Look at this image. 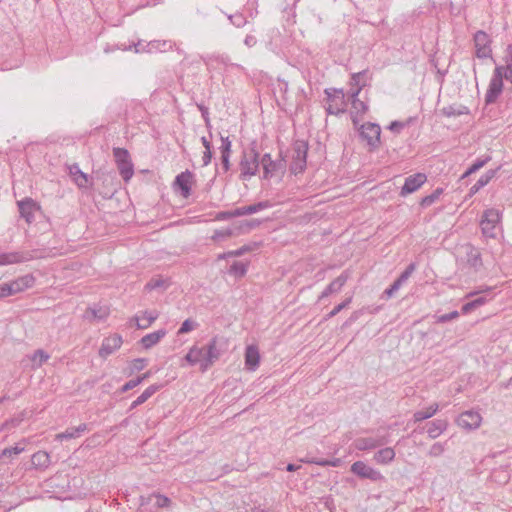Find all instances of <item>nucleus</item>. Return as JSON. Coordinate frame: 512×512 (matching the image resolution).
<instances>
[{
  "mask_svg": "<svg viewBox=\"0 0 512 512\" xmlns=\"http://www.w3.org/2000/svg\"><path fill=\"white\" fill-rule=\"evenodd\" d=\"M31 462L36 469H46L50 465V455L45 451H37L32 455Z\"/></svg>",
  "mask_w": 512,
  "mask_h": 512,
  "instance_id": "7c9ffc66",
  "label": "nucleus"
},
{
  "mask_svg": "<svg viewBox=\"0 0 512 512\" xmlns=\"http://www.w3.org/2000/svg\"><path fill=\"white\" fill-rule=\"evenodd\" d=\"M165 335L166 330L160 329L143 336L140 340V343L143 346V348L150 349L151 347L156 345Z\"/></svg>",
  "mask_w": 512,
  "mask_h": 512,
  "instance_id": "bb28decb",
  "label": "nucleus"
},
{
  "mask_svg": "<svg viewBox=\"0 0 512 512\" xmlns=\"http://www.w3.org/2000/svg\"><path fill=\"white\" fill-rule=\"evenodd\" d=\"M88 430V425L85 423L77 427H69L64 432L56 435V440L64 441L79 438L84 432Z\"/></svg>",
  "mask_w": 512,
  "mask_h": 512,
  "instance_id": "b1692460",
  "label": "nucleus"
},
{
  "mask_svg": "<svg viewBox=\"0 0 512 512\" xmlns=\"http://www.w3.org/2000/svg\"><path fill=\"white\" fill-rule=\"evenodd\" d=\"M20 216L25 219L27 223H32L34 220V213L40 207L31 198H25L17 202Z\"/></svg>",
  "mask_w": 512,
  "mask_h": 512,
  "instance_id": "ddd939ff",
  "label": "nucleus"
},
{
  "mask_svg": "<svg viewBox=\"0 0 512 512\" xmlns=\"http://www.w3.org/2000/svg\"><path fill=\"white\" fill-rule=\"evenodd\" d=\"M234 235V231L231 228L227 229H221V230H215L214 234L212 235V240L214 241H221L228 239L229 237Z\"/></svg>",
  "mask_w": 512,
  "mask_h": 512,
  "instance_id": "37998d69",
  "label": "nucleus"
},
{
  "mask_svg": "<svg viewBox=\"0 0 512 512\" xmlns=\"http://www.w3.org/2000/svg\"><path fill=\"white\" fill-rule=\"evenodd\" d=\"M49 355L42 349L36 350L31 356L33 368H39L49 359Z\"/></svg>",
  "mask_w": 512,
  "mask_h": 512,
  "instance_id": "58836bf2",
  "label": "nucleus"
},
{
  "mask_svg": "<svg viewBox=\"0 0 512 512\" xmlns=\"http://www.w3.org/2000/svg\"><path fill=\"white\" fill-rule=\"evenodd\" d=\"M34 282L35 278L32 275L28 274L16 279L15 281L9 282L8 286L11 287V294L13 295L27 288L32 287Z\"/></svg>",
  "mask_w": 512,
  "mask_h": 512,
  "instance_id": "5701e85b",
  "label": "nucleus"
},
{
  "mask_svg": "<svg viewBox=\"0 0 512 512\" xmlns=\"http://www.w3.org/2000/svg\"><path fill=\"white\" fill-rule=\"evenodd\" d=\"M308 152V144L305 141L297 140L293 144V156L290 170L294 174L304 171L306 167V158Z\"/></svg>",
  "mask_w": 512,
  "mask_h": 512,
  "instance_id": "39448f33",
  "label": "nucleus"
},
{
  "mask_svg": "<svg viewBox=\"0 0 512 512\" xmlns=\"http://www.w3.org/2000/svg\"><path fill=\"white\" fill-rule=\"evenodd\" d=\"M260 224H261V221H259L257 219L245 220V221L241 222V224L239 226V230L241 232H248V231L258 227Z\"/></svg>",
  "mask_w": 512,
  "mask_h": 512,
  "instance_id": "c03bdc74",
  "label": "nucleus"
},
{
  "mask_svg": "<svg viewBox=\"0 0 512 512\" xmlns=\"http://www.w3.org/2000/svg\"><path fill=\"white\" fill-rule=\"evenodd\" d=\"M192 352H195L194 355L196 356V361H197V364H200V369L202 370V364L204 362V359L206 358L205 356V347H202V348H198L196 346H193L191 348Z\"/></svg>",
  "mask_w": 512,
  "mask_h": 512,
  "instance_id": "3c124183",
  "label": "nucleus"
},
{
  "mask_svg": "<svg viewBox=\"0 0 512 512\" xmlns=\"http://www.w3.org/2000/svg\"><path fill=\"white\" fill-rule=\"evenodd\" d=\"M503 90V80L491 78L486 95L485 102L487 104L494 103Z\"/></svg>",
  "mask_w": 512,
  "mask_h": 512,
  "instance_id": "412c9836",
  "label": "nucleus"
},
{
  "mask_svg": "<svg viewBox=\"0 0 512 512\" xmlns=\"http://www.w3.org/2000/svg\"><path fill=\"white\" fill-rule=\"evenodd\" d=\"M504 72H505V66H498L495 68L492 78L498 79V80H503Z\"/></svg>",
  "mask_w": 512,
  "mask_h": 512,
  "instance_id": "69168bd1",
  "label": "nucleus"
},
{
  "mask_svg": "<svg viewBox=\"0 0 512 512\" xmlns=\"http://www.w3.org/2000/svg\"><path fill=\"white\" fill-rule=\"evenodd\" d=\"M158 314L155 311H145L141 316H136V325L140 329L148 328L156 319Z\"/></svg>",
  "mask_w": 512,
  "mask_h": 512,
  "instance_id": "473e14b6",
  "label": "nucleus"
},
{
  "mask_svg": "<svg viewBox=\"0 0 512 512\" xmlns=\"http://www.w3.org/2000/svg\"><path fill=\"white\" fill-rule=\"evenodd\" d=\"M444 450V445L442 443L437 442L430 447L428 455L432 457H438L444 452Z\"/></svg>",
  "mask_w": 512,
  "mask_h": 512,
  "instance_id": "864d4df0",
  "label": "nucleus"
},
{
  "mask_svg": "<svg viewBox=\"0 0 512 512\" xmlns=\"http://www.w3.org/2000/svg\"><path fill=\"white\" fill-rule=\"evenodd\" d=\"M438 409H439V405L437 403H435V404L429 406L428 408H426L425 410H420V411L415 412L413 415L414 422H420V421L431 418L432 416H434L436 414Z\"/></svg>",
  "mask_w": 512,
  "mask_h": 512,
  "instance_id": "c9c22d12",
  "label": "nucleus"
},
{
  "mask_svg": "<svg viewBox=\"0 0 512 512\" xmlns=\"http://www.w3.org/2000/svg\"><path fill=\"white\" fill-rule=\"evenodd\" d=\"M351 119L353 122V125L355 127H358L359 125V116H363L368 111V105L361 101L360 99L352 100L351 101Z\"/></svg>",
  "mask_w": 512,
  "mask_h": 512,
  "instance_id": "393cba45",
  "label": "nucleus"
},
{
  "mask_svg": "<svg viewBox=\"0 0 512 512\" xmlns=\"http://www.w3.org/2000/svg\"><path fill=\"white\" fill-rule=\"evenodd\" d=\"M416 270V264L410 263L397 278L402 284L406 283L412 273Z\"/></svg>",
  "mask_w": 512,
  "mask_h": 512,
  "instance_id": "49530a36",
  "label": "nucleus"
},
{
  "mask_svg": "<svg viewBox=\"0 0 512 512\" xmlns=\"http://www.w3.org/2000/svg\"><path fill=\"white\" fill-rule=\"evenodd\" d=\"M247 272V267L244 263L235 261L230 269L229 273L236 277H243Z\"/></svg>",
  "mask_w": 512,
  "mask_h": 512,
  "instance_id": "79ce46f5",
  "label": "nucleus"
},
{
  "mask_svg": "<svg viewBox=\"0 0 512 512\" xmlns=\"http://www.w3.org/2000/svg\"><path fill=\"white\" fill-rule=\"evenodd\" d=\"M122 344V338L119 335H112L105 338L102 342V345L99 349V355L102 358H106L111 355L115 350L120 348Z\"/></svg>",
  "mask_w": 512,
  "mask_h": 512,
  "instance_id": "f3484780",
  "label": "nucleus"
},
{
  "mask_svg": "<svg viewBox=\"0 0 512 512\" xmlns=\"http://www.w3.org/2000/svg\"><path fill=\"white\" fill-rule=\"evenodd\" d=\"M505 62L506 66H508V69H511L512 67V45H508L506 49V55H505Z\"/></svg>",
  "mask_w": 512,
  "mask_h": 512,
  "instance_id": "774afa93",
  "label": "nucleus"
},
{
  "mask_svg": "<svg viewBox=\"0 0 512 512\" xmlns=\"http://www.w3.org/2000/svg\"><path fill=\"white\" fill-rule=\"evenodd\" d=\"M404 126L405 124L403 122L393 121L388 126V129L394 133H399L404 128Z\"/></svg>",
  "mask_w": 512,
  "mask_h": 512,
  "instance_id": "e2e57ef3",
  "label": "nucleus"
},
{
  "mask_svg": "<svg viewBox=\"0 0 512 512\" xmlns=\"http://www.w3.org/2000/svg\"><path fill=\"white\" fill-rule=\"evenodd\" d=\"M113 156L121 177L124 181H129L134 174V168L129 152L124 148H114Z\"/></svg>",
  "mask_w": 512,
  "mask_h": 512,
  "instance_id": "20e7f679",
  "label": "nucleus"
},
{
  "mask_svg": "<svg viewBox=\"0 0 512 512\" xmlns=\"http://www.w3.org/2000/svg\"><path fill=\"white\" fill-rule=\"evenodd\" d=\"M156 505L158 507H167L170 504V499L163 495H157L156 496Z\"/></svg>",
  "mask_w": 512,
  "mask_h": 512,
  "instance_id": "0e129e2a",
  "label": "nucleus"
},
{
  "mask_svg": "<svg viewBox=\"0 0 512 512\" xmlns=\"http://www.w3.org/2000/svg\"><path fill=\"white\" fill-rule=\"evenodd\" d=\"M351 472L362 479H369L371 481H379L383 478L382 474L368 466L363 461H356L351 465Z\"/></svg>",
  "mask_w": 512,
  "mask_h": 512,
  "instance_id": "9d476101",
  "label": "nucleus"
},
{
  "mask_svg": "<svg viewBox=\"0 0 512 512\" xmlns=\"http://www.w3.org/2000/svg\"><path fill=\"white\" fill-rule=\"evenodd\" d=\"M498 168L497 169H490L488 171H486L478 180L477 182L471 187L470 189V192L471 193H476L478 192L481 188H483L484 186H486L492 178H494V176L496 175V172H497Z\"/></svg>",
  "mask_w": 512,
  "mask_h": 512,
  "instance_id": "72a5a7b5",
  "label": "nucleus"
},
{
  "mask_svg": "<svg viewBox=\"0 0 512 512\" xmlns=\"http://www.w3.org/2000/svg\"><path fill=\"white\" fill-rule=\"evenodd\" d=\"M394 458H395V451L391 447H385L383 449H380L379 451H377L374 454V460L378 464H383V465L389 464L390 462H392L394 460Z\"/></svg>",
  "mask_w": 512,
  "mask_h": 512,
  "instance_id": "2f4dec72",
  "label": "nucleus"
},
{
  "mask_svg": "<svg viewBox=\"0 0 512 512\" xmlns=\"http://www.w3.org/2000/svg\"><path fill=\"white\" fill-rule=\"evenodd\" d=\"M442 193L443 189L437 188L436 190L433 191V193L422 198L420 205L424 208L430 206L440 197Z\"/></svg>",
  "mask_w": 512,
  "mask_h": 512,
  "instance_id": "a19ab883",
  "label": "nucleus"
},
{
  "mask_svg": "<svg viewBox=\"0 0 512 512\" xmlns=\"http://www.w3.org/2000/svg\"><path fill=\"white\" fill-rule=\"evenodd\" d=\"M218 341L216 338H213L209 344L205 347V356L204 362L202 364V372H205L216 360L219 359L221 352L217 345Z\"/></svg>",
  "mask_w": 512,
  "mask_h": 512,
  "instance_id": "2eb2a0df",
  "label": "nucleus"
},
{
  "mask_svg": "<svg viewBox=\"0 0 512 512\" xmlns=\"http://www.w3.org/2000/svg\"><path fill=\"white\" fill-rule=\"evenodd\" d=\"M196 324L190 320V319H186L182 324H181V327L178 331L179 334H184V333H188L190 332L191 330H193L195 328Z\"/></svg>",
  "mask_w": 512,
  "mask_h": 512,
  "instance_id": "5fc2aeb1",
  "label": "nucleus"
},
{
  "mask_svg": "<svg viewBox=\"0 0 512 512\" xmlns=\"http://www.w3.org/2000/svg\"><path fill=\"white\" fill-rule=\"evenodd\" d=\"M193 179V174L186 170L178 174L175 178V186L180 190L181 195L184 198H188L191 194V182Z\"/></svg>",
  "mask_w": 512,
  "mask_h": 512,
  "instance_id": "dca6fc26",
  "label": "nucleus"
},
{
  "mask_svg": "<svg viewBox=\"0 0 512 512\" xmlns=\"http://www.w3.org/2000/svg\"><path fill=\"white\" fill-rule=\"evenodd\" d=\"M260 162L263 168L264 179H269L278 173L283 174L286 170V160L281 153L275 160L271 158L270 153H265L260 159Z\"/></svg>",
  "mask_w": 512,
  "mask_h": 512,
  "instance_id": "f03ea898",
  "label": "nucleus"
},
{
  "mask_svg": "<svg viewBox=\"0 0 512 512\" xmlns=\"http://www.w3.org/2000/svg\"><path fill=\"white\" fill-rule=\"evenodd\" d=\"M328 106L326 111L331 115H339L346 111L345 95L342 89L327 88L325 89Z\"/></svg>",
  "mask_w": 512,
  "mask_h": 512,
  "instance_id": "7ed1b4c3",
  "label": "nucleus"
},
{
  "mask_svg": "<svg viewBox=\"0 0 512 512\" xmlns=\"http://www.w3.org/2000/svg\"><path fill=\"white\" fill-rule=\"evenodd\" d=\"M389 442L388 435L375 437H360L354 440L353 445L359 451H366L384 446Z\"/></svg>",
  "mask_w": 512,
  "mask_h": 512,
  "instance_id": "1a4fd4ad",
  "label": "nucleus"
},
{
  "mask_svg": "<svg viewBox=\"0 0 512 512\" xmlns=\"http://www.w3.org/2000/svg\"><path fill=\"white\" fill-rule=\"evenodd\" d=\"M162 388V385L153 384L146 388L143 393L134 400L130 406V410L135 409L136 407L145 403L153 394L159 391Z\"/></svg>",
  "mask_w": 512,
  "mask_h": 512,
  "instance_id": "cd10ccee",
  "label": "nucleus"
},
{
  "mask_svg": "<svg viewBox=\"0 0 512 512\" xmlns=\"http://www.w3.org/2000/svg\"><path fill=\"white\" fill-rule=\"evenodd\" d=\"M260 164L259 154L254 148L244 152L240 161V178L246 180L256 175Z\"/></svg>",
  "mask_w": 512,
  "mask_h": 512,
  "instance_id": "f257e3e1",
  "label": "nucleus"
},
{
  "mask_svg": "<svg viewBox=\"0 0 512 512\" xmlns=\"http://www.w3.org/2000/svg\"><path fill=\"white\" fill-rule=\"evenodd\" d=\"M34 258L32 252H10L0 254V265H8L30 261Z\"/></svg>",
  "mask_w": 512,
  "mask_h": 512,
  "instance_id": "4468645a",
  "label": "nucleus"
},
{
  "mask_svg": "<svg viewBox=\"0 0 512 512\" xmlns=\"http://www.w3.org/2000/svg\"><path fill=\"white\" fill-rule=\"evenodd\" d=\"M360 137L366 141L371 149H376L380 144L381 128L376 123H365L359 127Z\"/></svg>",
  "mask_w": 512,
  "mask_h": 512,
  "instance_id": "6e6552de",
  "label": "nucleus"
},
{
  "mask_svg": "<svg viewBox=\"0 0 512 512\" xmlns=\"http://www.w3.org/2000/svg\"><path fill=\"white\" fill-rule=\"evenodd\" d=\"M487 302V298L484 297V296H477L475 299L465 303L461 310H462V313L463 314H467L469 312H471L472 310L482 306L483 304H485Z\"/></svg>",
  "mask_w": 512,
  "mask_h": 512,
  "instance_id": "4c0bfd02",
  "label": "nucleus"
},
{
  "mask_svg": "<svg viewBox=\"0 0 512 512\" xmlns=\"http://www.w3.org/2000/svg\"><path fill=\"white\" fill-rule=\"evenodd\" d=\"M352 301V298L349 297L346 300H344L342 303L335 306L328 314V318H332L336 316L340 311H342L344 308H346Z\"/></svg>",
  "mask_w": 512,
  "mask_h": 512,
  "instance_id": "603ef678",
  "label": "nucleus"
},
{
  "mask_svg": "<svg viewBox=\"0 0 512 512\" xmlns=\"http://www.w3.org/2000/svg\"><path fill=\"white\" fill-rule=\"evenodd\" d=\"M69 174L73 177V180L78 187L84 188L88 185V175L81 171L77 164L69 166Z\"/></svg>",
  "mask_w": 512,
  "mask_h": 512,
  "instance_id": "c85d7f7f",
  "label": "nucleus"
},
{
  "mask_svg": "<svg viewBox=\"0 0 512 512\" xmlns=\"http://www.w3.org/2000/svg\"><path fill=\"white\" fill-rule=\"evenodd\" d=\"M140 385V380L139 379H131L129 380L128 382H126L122 388H121V392H127L133 388H135L136 386Z\"/></svg>",
  "mask_w": 512,
  "mask_h": 512,
  "instance_id": "052dcab7",
  "label": "nucleus"
},
{
  "mask_svg": "<svg viewBox=\"0 0 512 512\" xmlns=\"http://www.w3.org/2000/svg\"><path fill=\"white\" fill-rule=\"evenodd\" d=\"M442 114L447 117H456L468 113L467 107L463 105H449L443 107L441 110Z\"/></svg>",
  "mask_w": 512,
  "mask_h": 512,
  "instance_id": "e433bc0d",
  "label": "nucleus"
},
{
  "mask_svg": "<svg viewBox=\"0 0 512 512\" xmlns=\"http://www.w3.org/2000/svg\"><path fill=\"white\" fill-rule=\"evenodd\" d=\"M349 276H350V274L347 270L343 271L336 279H334L325 288V290L319 296V300H321L325 297H328L330 294L339 292L342 289V287L345 285V283L347 282Z\"/></svg>",
  "mask_w": 512,
  "mask_h": 512,
  "instance_id": "6ab92c4d",
  "label": "nucleus"
},
{
  "mask_svg": "<svg viewBox=\"0 0 512 512\" xmlns=\"http://www.w3.org/2000/svg\"><path fill=\"white\" fill-rule=\"evenodd\" d=\"M11 294V287L8 286V283H3L0 285V299L4 298L6 296H10Z\"/></svg>",
  "mask_w": 512,
  "mask_h": 512,
  "instance_id": "338daca9",
  "label": "nucleus"
},
{
  "mask_svg": "<svg viewBox=\"0 0 512 512\" xmlns=\"http://www.w3.org/2000/svg\"><path fill=\"white\" fill-rule=\"evenodd\" d=\"M364 73L365 72H358V73H354L352 74V77H351V86H364L365 84H360V79L364 76Z\"/></svg>",
  "mask_w": 512,
  "mask_h": 512,
  "instance_id": "680f3d73",
  "label": "nucleus"
},
{
  "mask_svg": "<svg viewBox=\"0 0 512 512\" xmlns=\"http://www.w3.org/2000/svg\"><path fill=\"white\" fill-rule=\"evenodd\" d=\"M169 283L167 279L162 277L151 278L145 285V291L161 290L164 291L168 288Z\"/></svg>",
  "mask_w": 512,
  "mask_h": 512,
  "instance_id": "f704fd0d",
  "label": "nucleus"
},
{
  "mask_svg": "<svg viewBox=\"0 0 512 512\" xmlns=\"http://www.w3.org/2000/svg\"><path fill=\"white\" fill-rule=\"evenodd\" d=\"M448 426L446 420L437 419L429 423L427 433L431 439L437 438Z\"/></svg>",
  "mask_w": 512,
  "mask_h": 512,
  "instance_id": "c756f323",
  "label": "nucleus"
},
{
  "mask_svg": "<svg viewBox=\"0 0 512 512\" xmlns=\"http://www.w3.org/2000/svg\"><path fill=\"white\" fill-rule=\"evenodd\" d=\"M254 246H256V244L243 245L239 249L228 251L226 255H228L230 257H240V256L244 255L245 253L252 251L254 249Z\"/></svg>",
  "mask_w": 512,
  "mask_h": 512,
  "instance_id": "a18cd8bd",
  "label": "nucleus"
},
{
  "mask_svg": "<svg viewBox=\"0 0 512 512\" xmlns=\"http://www.w3.org/2000/svg\"><path fill=\"white\" fill-rule=\"evenodd\" d=\"M465 254H466V263L467 265L472 268L475 272L479 271L480 268L483 266L481 253L479 249L476 247L467 244L465 247Z\"/></svg>",
  "mask_w": 512,
  "mask_h": 512,
  "instance_id": "a211bd4d",
  "label": "nucleus"
},
{
  "mask_svg": "<svg viewBox=\"0 0 512 512\" xmlns=\"http://www.w3.org/2000/svg\"><path fill=\"white\" fill-rule=\"evenodd\" d=\"M172 47L170 42L167 41H151L147 43L146 45H143L142 42H138L135 45V50L137 53L147 51V52H153V51H166L167 49H170Z\"/></svg>",
  "mask_w": 512,
  "mask_h": 512,
  "instance_id": "4be33fe9",
  "label": "nucleus"
},
{
  "mask_svg": "<svg viewBox=\"0 0 512 512\" xmlns=\"http://www.w3.org/2000/svg\"><path fill=\"white\" fill-rule=\"evenodd\" d=\"M228 18L230 22L238 28L245 26L247 23L246 18L242 14L229 15Z\"/></svg>",
  "mask_w": 512,
  "mask_h": 512,
  "instance_id": "8fccbe9b",
  "label": "nucleus"
},
{
  "mask_svg": "<svg viewBox=\"0 0 512 512\" xmlns=\"http://www.w3.org/2000/svg\"><path fill=\"white\" fill-rule=\"evenodd\" d=\"M459 317V312L458 311H452L450 313H446V314H443V315H440L438 317V322L440 323H446L448 321H451L453 319H456Z\"/></svg>",
  "mask_w": 512,
  "mask_h": 512,
  "instance_id": "4d7b16f0",
  "label": "nucleus"
},
{
  "mask_svg": "<svg viewBox=\"0 0 512 512\" xmlns=\"http://www.w3.org/2000/svg\"><path fill=\"white\" fill-rule=\"evenodd\" d=\"M500 219L501 214L499 210L493 208L485 210L480 222L483 235L489 238H494L496 236L495 230Z\"/></svg>",
  "mask_w": 512,
  "mask_h": 512,
  "instance_id": "423d86ee",
  "label": "nucleus"
},
{
  "mask_svg": "<svg viewBox=\"0 0 512 512\" xmlns=\"http://www.w3.org/2000/svg\"><path fill=\"white\" fill-rule=\"evenodd\" d=\"M301 461L304 463L316 464V465L323 466V467H326L329 465L327 459L306 458V459H302Z\"/></svg>",
  "mask_w": 512,
  "mask_h": 512,
  "instance_id": "bf43d9fd",
  "label": "nucleus"
},
{
  "mask_svg": "<svg viewBox=\"0 0 512 512\" xmlns=\"http://www.w3.org/2000/svg\"><path fill=\"white\" fill-rule=\"evenodd\" d=\"M147 360L145 358H137L132 361V369L140 371L145 368Z\"/></svg>",
  "mask_w": 512,
  "mask_h": 512,
  "instance_id": "13d9d810",
  "label": "nucleus"
},
{
  "mask_svg": "<svg viewBox=\"0 0 512 512\" xmlns=\"http://www.w3.org/2000/svg\"><path fill=\"white\" fill-rule=\"evenodd\" d=\"M475 56L479 59L492 58L491 37L483 30L477 31L473 36Z\"/></svg>",
  "mask_w": 512,
  "mask_h": 512,
  "instance_id": "0eeeda50",
  "label": "nucleus"
},
{
  "mask_svg": "<svg viewBox=\"0 0 512 512\" xmlns=\"http://www.w3.org/2000/svg\"><path fill=\"white\" fill-rule=\"evenodd\" d=\"M481 416L476 411H465L457 418V424L467 430L476 429L480 426Z\"/></svg>",
  "mask_w": 512,
  "mask_h": 512,
  "instance_id": "9b49d317",
  "label": "nucleus"
},
{
  "mask_svg": "<svg viewBox=\"0 0 512 512\" xmlns=\"http://www.w3.org/2000/svg\"><path fill=\"white\" fill-rule=\"evenodd\" d=\"M24 451V447L17 444L13 447H8V448H5L3 451H2V457H11L12 455H18L20 454L21 452Z\"/></svg>",
  "mask_w": 512,
  "mask_h": 512,
  "instance_id": "09e8293b",
  "label": "nucleus"
},
{
  "mask_svg": "<svg viewBox=\"0 0 512 512\" xmlns=\"http://www.w3.org/2000/svg\"><path fill=\"white\" fill-rule=\"evenodd\" d=\"M491 160V157L490 156H486L484 158H479L477 159L467 170L466 172L463 174V177H467L473 173H475L476 171H478L479 169H481L483 166H485L489 161Z\"/></svg>",
  "mask_w": 512,
  "mask_h": 512,
  "instance_id": "ea45409f",
  "label": "nucleus"
},
{
  "mask_svg": "<svg viewBox=\"0 0 512 512\" xmlns=\"http://www.w3.org/2000/svg\"><path fill=\"white\" fill-rule=\"evenodd\" d=\"M221 146H220V152L221 154H230L231 153V141L229 140V137H223L221 136Z\"/></svg>",
  "mask_w": 512,
  "mask_h": 512,
  "instance_id": "6e6d98bb",
  "label": "nucleus"
},
{
  "mask_svg": "<svg viewBox=\"0 0 512 512\" xmlns=\"http://www.w3.org/2000/svg\"><path fill=\"white\" fill-rule=\"evenodd\" d=\"M260 355L257 347L248 346L245 351V365L247 369L254 371L259 365Z\"/></svg>",
  "mask_w": 512,
  "mask_h": 512,
  "instance_id": "a878e982",
  "label": "nucleus"
},
{
  "mask_svg": "<svg viewBox=\"0 0 512 512\" xmlns=\"http://www.w3.org/2000/svg\"><path fill=\"white\" fill-rule=\"evenodd\" d=\"M416 270V264L410 263L397 278L402 284L406 283L412 273Z\"/></svg>",
  "mask_w": 512,
  "mask_h": 512,
  "instance_id": "de8ad7c7",
  "label": "nucleus"
},
{
  "mask_svg": "<svg viewBox=\"0 0 512 512\" xmlns=\"http://www.w3.org/2000/svg\"><path fill=\"white\" fill-rule=\"evenodd\" d=\"M271 206L272 204L270 203V201H260L255 204L235 208L234 215L237 217L250 215L262 211L264 209L270 208Z\"/></svg>",
  "mask_w": 512,
  "mask_h": 512,
  "instance_id": "aec40b11",
  "label": "nucleus"
},
{
  "mask_svg": "<svg viewBox=\"0 0 512 512\" xmlns=\"http://www.w3.org/2000/svg\"><path fill=\"white\" fill-rule=\"evenodd\" d=\"M427 180V177L423 173H416L405 179V183L402 186L400 195L406 196L418 190Z\"/></svg>",
  "mask_w": 512,
  "mask_h": 512,
  "instance_id": "f8f14e48",
  "label": "nucleus"
}]
</instances>
